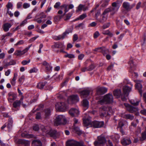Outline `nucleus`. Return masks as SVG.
Wrapping results in <instances>:
<instances>
[{
  "label": "nucleus",
  "instance_id": "f257e3e1",
  "mask_svg": "<svg viewBox=\"0 0 146 146\" xmlns=\"http://www.w3.org/2000/svg\"><path fill=\"white\" fill-rule=\"evenodd\" d=\"M41 129L42 131L45 132L46 134H49L51 137L54 138L57 137L56 131L55 130H52L49 127H44L42 126Z\"/></svg>",
  "mask_w": 146,
  "mask_h": 146
},
{
  "label": "nucleus",
  "instance_id": "f03ea898",
  "mask_svg": "<svg viewBox=\"0 0 146 146\" xmlns=\"http://www.w3.org/2000/svg\"><path fill=\"white\" fill-rule=\"evenodd\" d=\"M113 101V96L111 94H108L104 96L102 99L98 102V104H102L103 103L110 104Z\"/></svg>",
  "mask_w": 146,
  "mask_h": 146
},
{
  "label": "nucleus",
  "instance_id": "7ed1b4c3",
  "mask_svg": "<svg viewBox=\"0 0 146 146\" xmlns=\"http://www.w3.org/2000/svg\"><path fill=\"white\" fill-rule=\"evenodd\" d=\"M67 121L65 117L62 115L57 116L54 120V123L56 125H64Z\"/></svg>",
  "mask_w": 146,
  "mask_h": 146
},
{
  "label": "nucleus",
  "instance_id": "20e7f679",
  "mask_svg": "<svg viewBox=\"0 0 146 146\" xmlns=\"http://www.w3.org/2000/svg\"><path fill=\"white\" fill-rule=\"evenodd\" d=\"M56 110L59 111H64L67 109V106L64 102H58L55 105Z\"/></svg>",
  "mask_w": 146,
  "mask_h": 146
},
{
  "label": "nucleus",
  "instance_id": "39448f33",
  "mask_svg": "<svg viewBox=\"0 0 146 146\" xmlns=\"http://www.w3.org/2000/svg\"><path fill=\"white\" fill-rule=\"evenodd\" d=\"M98 140L94 142L95 146H102V145L106 143V140L104 137L99 136L98 137Z\"/></svg>",
  "mask_w": 146,
  "mask_h": 146
},
{
  "label": "nucleus",
  "instance_id": "423d86ee",
  "mask_svg": "<svg viewBox=\"0 0 146 146\" xmlns=\"http://www.w3.org/2000/svg\"><path fill=\"white\" fill-rule=\"evenodd\" d=\"M67 146H86L83 145L79 142L73 140H69L67 141L66 143Z\"/></svg>",
  "mask_w": 146,
  "mask_h": 146
},
{
  "label": "nucleus",
  "instance_id": "0eeeda50",
  "mask_svg": "<svg viewBox=\"0 0 146 146\" xmlns=\"http://www.w3.org/2000/svg\"><path fill=\"white\" fill-rule=\"evenodd\" d=\"M72 29L71 28H69L66 30L62 35L57 36L56 38V40H59L61 39H64L67 35L68 34L70 33H71Z\"/></svg>",
  "mask_w": 146,
  "mask_h": 146
},
{
  "label": "nucleus",
  "instance_id": "6e6552de",
  "mask_svg": "<svg viewBox=\"0 0 146 146\" xmlns=\"http://www.w3.org/2000/svg\"><path fill=\"white\" fill-rule=\"evenodd\" d=\"M31 46V45L26 48L22 51L17 50L15 51L14 54L17 56H21L27 52Z\"/></svg>",
  "mask_w": 146,
  "mask_h": 146
},
{
  "label": "nucleus",
  "instance_id": "1a4fd4ad",
  "mask_svg": "<svg viewBox=\"0 0 146 146\" xmlns=\"http://www.w3.org/2000/svg\"><path fill=\"white\" fill-rule=\"evenodd\" d=\"M108 90L107 88L105 87H98L97 88L96 94L99 95L103 94L107 92Z\"/></svg>",
  "mask_w": 146,
  "mask_h": 146
},
{
  "label": "nucleus",
  "instance_id": "9d476101",
  "mask_svg": "<svg viewBox=\"0 0 146 146\" xmlns=\"http://www.w3.org/2000/svg\"><path fill=\"white\" fill-rule=\"evenodd\" d=\"M129 84L131 85V87L125 86H124L123 88V91L124 94L126 96H128L129 93L131 91V88L133 86V85L131 84V83H130Z\"/></svg>",
  "mask_w": 146,
  "mask_h": 146
},
{
  "label": "nucleus",
  "instance_id": "9b49d317",
  "mask_svg": "<svg viewBox=\"0 0 146 146\" xmlns=\"http://www.w3.org/2000/svg\"><path fill=\"white\" fill-rule=\"evenodd\" d=\"M91 124L94 127L99 128L102 127L103 126L104 122L103 121H95L92 122Z\"/></svg>",
  "mask_w": 146,
  "mask_h": 146
},
{
  "label": "nucleus",
  "instance_id": "f8f14e48",
  "mask_svg": "<svg viewBox=\"0 0 146 146\" xmlns=\"http://www.w3.org/2000/svg\"><path fill=\"white\" fill-rule=\"evenodd\" d=\"M124 105L126 108L127 110L130 113H133L137 110V108L131 106L128 104H124Z\"/></svg>",
  "mask_w": 146,
  "mask_h": 146
},
{
  "label": "nucleus",
  "instance_id": "ddd939ff",
  "mask_svg": "<svg viewBox=\"0 0 146 146\" xmlns=\"http://www.w3.org/2000/svg\"><path fill=\"white\" fill-rule=\"evenodd\" d=\"M70 115L73 116H77L79 114V111L77 109L72 108L69 111Z\"/></svg>",
  "mask_w": 146,
  "mask_h": 146
},
{
  "label": "nucleus",
  "instance_id": "4468645a",
  "mask_svg": "<svg viewBox=\"0 0 146 146\" xmlns=\"http://www.w3.org/2000/svg\"><path fill=\"white\" fill-rule=\"evenodd\" d=\"M24 97L22 96L21 98L19 100H16L15 101L13 104V106L14 108H16L17 107L20 106L21 104L23 103V100Z\"/></svg>",
  "mask_w": 146,
  "mask_h": 146
},
{
  "label": "nucleus",
  "instance_id": "2eb2a0df",
  "mask_svg": "<svg viewBox=\"0 0 146 146\" xmlns=\"http://www.w3.org/2000/svg\"><path fill=\"white\" fill-rule=\"evenodd\" d=\"M121 142L123 145L126 146L131 143V142L129 139L125 138L121 140Z\"/></svg>",
  "mask_w": 146,
  "mask_h": 146
},
{
  "label": "nucleus",
  "instance_id": "dca6fc26",
  "mask_svg": "<svg viewBox=\"0 0 146 146\" xmlns=\"http://www.w3.org/2000/svg\"><path fill=\"white\" fill-rule=\"evenodd\" d=\"M8 96H9L8 100L9 102H12V99L11 97H13V100H15L17 97L16 95L11 92L9 93L8 94Z\"/></svg>",
  "mask_w": 146,
  "mask_h": 146
},
{
  "label": "nucleus",
  "instance_id": "f3484780",
  "mask_svg": "<svg viewBox=\"0 0 146 146\" xmlns=\"http://www.w3.org/2000/svg\"><path fill=\"white\" fill-rule=\"evenodd\" d=\"M90 91L89 90H84L81 91L80 94L82 97H86L88 96L90 94Z\"/></svg>",
  "mask_w": 146,
  "mask_h": 146
},
{
  "label": "nucleus",
  "instance_id": "a211bd4d",
  "mask_svg": "<svg viewBox=\"0 0 146 146\" xmlns=\"http://www.w3.org/2000/svg\"><path fill=\"white\" fill-rule=\"evenodd\" d=\"M135 87L139 91V92L141 95L142 93V85L140 83L139 81H137L135 85Z\"/></svg>",
  "mask_w": 146,
  "mask_h": 146
},
{
  "label": "nucleus",
  "instance_id": "6ab92c4d",
  "mask_svg": "<svg viewBox=\"0 0 146 146\" xmlns=\"http://www.w3.org/2000/svg\"><path fill=\"white\" fill-rule=\"evenodd\" d=\"M44 118L46 119H48L49 118V117L51 114V111L50 110L49 108L45 109L44 111Z\"/></svg>",
  "mask_w": 146,
  "mask_h": 146
},
{
  "label": "nucleus",
  "instance_id": "aec40b11",
  "mask_svg": "<svg viewBox=\"0 0 146 146\" xmlns=\"http://www.w3.org/2000/svg\"><path fill=\"white\" fill-rule=\"evenodd\" d=\"M18 142L19 144H24L25 146H28L30 144V142L29 141L24 139H19Z\"/></svg>",
  "mask_w": 146,
  "mask_h": 146
},
{
  "label": "nucleus",
  "instance_id": "412c9836",
  "mask_svg": "<svg viewBox=\"0 0 146 146\" xmlns=\"http://www.w3.org/2000/svg\"><path fill=\"white\" fill-rule=\"evenodd\" d=\"M70 99L72 102H76L79 100L78 97L77 95H73L70 96Z\"/></svg>",
  "mask_w": 146,
  "mask_h": 146
},
{
  "label": "nucleus",
  "instance_id": "4be33fe9",
  "mask_svg": "<svg viewBox=\"0 0 146 146\" xmlns=\"http://www.w3.org/2000/svg\"><path fill=\"white\" fill-rule=\"evenodd\" d=\"M11 26V24L8 23H5L3 25V29L5 31L7 32Z\"/></svg>",
  "mask_w": 146,
  "mask_h": 146
},
{
  "label": "nucleus",
  "instance_id": "5701e85b",
  "mask_svg": "<svg viewBox=\"0 0 146 146\" xmlns=\"http://www.w3.org/2000/svg\"><path fill=\"white\" fill-rule=\"evenodd\" d=\"M43 65L45 66L46 70L48 71H50L52 68L50 65L46 61H44L42 63Z\"/></svg>",
  "mask_w": 146,
  "mask_h": 146
},
{
  "label": "nucleus",
  "instance_id": "b1692460",
  "mask_svg": "<svg viewBox=\"0 0 146 146\" xmlns=\"http://www.w3.org/2000/svg\"><path fill=\"white\" fill-rule=\"evenodd\" d=\"M63 44L61 43H55L52 46V48H61L63 47Z\"/></svg>",
  "mask_w": 146,
  "mask_h": 146
},
{
  "label": "nucleus",
  "instance_id": "393cba45",
  "mask_svg": "<svg viewBox=\"0 0 146 146\" xmlns=\"http://www.w3.org/2000/svg\"><path fill=\"white\" fill-rule=\"evenodd\" d=\"M89 102L88 101L86 100H84L82 102V106L86 109L88 108L89 107Z\"/></svg>",
  "mask_w": 146,
  "mask_h": 146
},
{
  "label": "nucleus",
  "instance_id": "a878e982",
  "mask_svg": "<svg viewBox=\"0 0 146 146\" xmlns=\"http://www.w3.org/2000/svg\"><path fill=\"white\" fill-rule=\"evenodd\" d=\"M121 91L120 90H114L113 92L114 96L117 98L120 97L121 95Z\"/></svg>",
  "mask_w": 146,
  "mask_h": 146
},
{
  "label": "nucleus",
  "instance_id": "bb28decb",
  "mask_svg": "<svg viewBox=\"0 0 146 146\" xmlns=\"http://www.w3.org/2000/svg\"><path fill=\"white\" fill-rule=\"evenodd\" d=\"M32 144L35 146H42V143L39 140H35L33 141L32 143Z\"/></svg>",
  "mask_w": 146,
  "mask_h": 146
},
{
  "label": "nucleus",
  "instance_id": "cd10ccee",
  "mask_svg": "<svg viewBox=\"0 0 146 146\" xmlns=\"http://www.w3.org/2000/svg\"><path fill=\"white\" fill-rule=\"evenodd\" d=\"M108 110H109L110 112H111V110H112V108L111 107H110L107 108L106 107L104 106H102L100 108L101 112H103V111H108Z\"/></svg>",
  "mask_w": 146,
  "mask_h": 146
},
{
  "label": "nucleus",
  "instance_id": "c85d7f7f",
  "mask_svg": "<svg viewBox=\"0 0 146 146\" xmlns=\"http://www.w3.org/2000/svg\"><path fill=\"white\" fill-rule=\"evenodd\" d=\"M99 48L101 49V52H102L104 55L109 52V50L108 49H106L104 47H100Z\"/></svg>",
  "mask_w": 146,
  "mask_h": 146
},
{
  "label": "nucleus",
  "instance_id": "c756f323",
  "mask_svg": "<svg viewBox=\"0 0 146 146\" xmlns=\"http://www.w3.org/2000/svg\"><path fill=\"white\" fill-rule=\"evenodd\" d=\"M111 11V14L113 15L115 14L118 10L119 7H110Z\"/></svg>",
  "mask_w": 146,
  "mask_h": 146
},
{
  "label": "nucleus",
  "instance_id": "7c9ffc66",
  "mask_svg": "<svg viewBox=\"0 0 146 146\" xmlns=\"http://www.w3.org/2000/svg\"><path fill=\"white\" fill-rule=\"evenodd\" d=\"M17 74L15 73L14 74V77L13 79L11 81V83L12 86H14L15 84V80L17 79Z\"/></svg>",
  "mask_w": 146,
  "mask_h": 146
},
{
  "label": "nucleus",
  "instance_id": "2f4dec72",
  "mask_svg": "<svg viewBox=\"0 0 146 146\" xmlns=\"http://www.w3.org/2000/svg\"><path fill=\"white\" fill-rule=\"evenodd\" d=\"M46 83V82H40L37 85V87L38 88L41 89H42L44 87Z\"/></svg>",
  "mask_w": 146,
  "mask_h": 146
},
{
  "label": "nucleus",
  "instance_id": "473e14b6",
  "mask_svg": "<svg viewBox=\"0 0 146 146\" xmlns=\"http://www.w3.org/2000/svg\"><path fill=\"white\" fill-rule=\"evenodd\" d=\"M124 118L126 119H128L130 120H132L134 118V116L131 114H125L123 116Z\"/></svg>",
  "mask_w": 146,
  "mask_h": 146
},
{
  "label": "nucleus",
  "instance_id": "72a5a7b5",
  "mask_svg": "<svg viewBox=\"0 0 146 146\" xmlns=\"http://www.w3.org/2000/svg\"><path fill=\"white\" fill-rule=\"evenodd\" d=\"M91 121L89 119H84L83 120V123L85 126H88L90 125L91 123Z\"/></svg>",
  "mask_w": 146,
  "mask_h": 146
},
{
  "label": "nucleus",
  "instance_id": "f704fd0d",
  "mask_svg": "<svg viewBox=\"0 0 146 146\" xmlns=\"http://www.w3.org/2000/svg\"><path fill=\"white\" fill-rule=\"evenodd\" d=\"M13 121L11 119H9L7 124V128L9 129H11L12 126Z\"/></svg>",
  "mask_w": 146,
  "mask_h": 146
},
{
  "label": "nucleus",
  "instance_id": "c9c22d12",
  "mask_svg": "<svg viewBox=\"0 0 146 146\" xmlns=\"http://www.w3.org/2000/svg\"><path fill=\"white\" fill-rule=\"evenodd\" d=\"M102 33L104 35H108L111 37H112L113 36L112 33H111L109 30L104 31L102 32Z\"/></svg>",
  "mask_w": 146,
  "mask_h": 146
},
{
  "label": "nucleus",
  "instance_id": "e433bc0d",
  "mask_svg": "<svg viewBox=\"0 0 146 146\" xmlns=\"http://www.w3.org/2000/svg\"><path fill=\"white\" fill-rule=\"evenodd\" d=\"M36 16L39 17L40 19H41L43 18H45L46 17V15L43 12H42L40 13V14H38Z\"/></svg>",
  "mask_w": 146,
  "mask_h": 146
},
{
  "label": "nucleus",
  "instance_id": "4c0bfd02",
  "mask_svg": "<svg viewBox=\"0 0 146 146\" xmlns=\"http://www.w3.org/2000/svg\"><path fill=\"white\" fill-rule=\"evenodd\" d=\"M74 130L76 133L79 135H81L82 133V132L80 130V129L78 127H74Z\"/></svg>",
  "mask_w": 146,
  "mask_h": 146
},
{
  "label": "nucleus",
  "instance_id": "58836bf2",
  "mask_svg": "<svg viewBox=\"0 0 146 146\" xmlns=\"http://www.w3.org/2000/svg\"><path fill=\"white\" fill-rule=\"evenodd\" d=\"M122 5L123 7L127 10H128L129 9V4L127 2H124Z\"/></svg>",
  "mask_w": 146,
  "mask_h": 146
},
{
  "label": "nucleus",
  "instance_id": "ea45409f",
  "mask_svg": "<svg viewBox=\"0 0 146 146\" xmlns=\"http://www.w3.org/2000/svg\"><path fill=\"white\" fill-rule=\"evenodd\" d=\"M63 17V16L58 15L54 17V20L55 22H58L60 21V19Z\"/></svg>",
  "mask_w": 146,
  "mask_h": 146
},
{
  "label": "nucleus",
  "instance_id": "a19ab883",
  "mask_svg": "<svg viewBox=\"0 0 146 146\" xmlns=\"http://www.w3.org/2000/svg\"><path fill=\"white\" fill-rule=\"evenodd\" d=\"M146 139V132L145 131L144 132L142 133L141 135V137L140 138V139L141 141H143Z\"/></svg>",
  "mask_w": 146,
  "mask_h": 146
},
{
  "label": "nucleus",
  "instance_id": "79ce46f5",
  "mask_svg": "<svg viewBox=\"0 0 146 146\" xmlns=\"http://www.w3.org/2000/svg\"><path fill=\"white\" fill-rule=\"evenodd\" d=\"M129 64L130 65V67L132 70H133L135 68V65L134 64L133 61L132 60H130L129 62Z\"/></svg>",
  "mask_w": 146,
  "mask_h": 146
},
{
  "label": "nucleus",
  "instance_id": "37998d69",
  "mask_svg": "<svg viewBox=\"0 0 146 146\" xmlns=\"http://www.w3.org/2000/svg\"><path fill=\"white\" fill-rule=\"evenodd\" d=\"M72 16V14L70 13H68L64 17V19L65 21H67L69 20Z\"/></svg>",
  "mask_w": 146,
  "mask_h": 146
},
{
  "label": "nucleus",
  "instance_id": "c03bdc74",
  "mask_svg": "<svg viewBox=\"0 0 146 146\" xmlns=\"http://www.w3.org/2000/svg\"><path fill=\"white\" fill-rule=\"evenodd\" d=\"M7 8V10H9V9H13V4L10 2H9L6 5Z\"/></svg>",
  "mask_w": 146,
  "mask_h": 146
},
{
  "label": "nucleus",
  "instance_id": "a18cd8bd",
  "mask_svg": "<svg viewBox=\"0 0 146 146\" xmlns=\"http://www.w3.org/2000/svg\"><path fill=\"white\" fill-rule=\"evenodd\" d=\"M108 114V111H106L103 112H101L100 115L101 117L106 116Z\"/></svg>",
  "mask_w": 146,
  "mask_h": 146
},
{
  "label": "nucleus",
  "instance_id": "49530a36",
  "mask_svg": "<svg viewBox=\"0 0 146 146\" xmlns=\"http://www.w3.org/2000/svg\"><path fill=\"white\" fill-rule=\"evenodd\" d=\"M61 7H63L64 8V11L65 12V13H66L68 11L69 9L68 8V5H67L64 4L62 5Z\"/></svg>",
  "mask_w": 146,
  "mask_h": 146
},
{
  "label": "nucleus",
  "instance_id": "de8ad7c7",
  "mask_svg": "<svg viewBox=\"0 0 146 146\" xmlns=\"http://www.w3.org/2000/svg\"><path fill=\"white\" fill-rule=\"evenodd\" d=\"M64 57L66 58H73L75 57V56L74 55L72 54H67L66 55L64 56Z\"/></svg>",
  "mask_w": 146,
  "mask_h": 146
},
{
  "label": "nucleus",
  "instance_id": "09e8293b",
  "mask_svg": "<svg viewBox=\"0 0 146 146\" xmlns=\"http://www.w3.org/2000/svg\"><path fill=\"white\" fill-rule=\"evenodd\" d=\"M107 17L104 16L102 17V19H100L99 20V21L101 23H103L107 20Z\"/></svg>",
  "mask_w": 146,
  "mask_h": 146
},
{
  "label": "nucleus",
  "instance_id": "8fccbe9b",
  "mask_svg": "<svg viewBox=\"0 0 146 146\" xmlns=\"http://www.w3.org/2000/svg\"><path fill=\"white\" fill-rule=\"evenodd\" d=\"M110 12H111V11L110 8H110H108L106 9H105V10H104V12H103V15H105L106 13H107Z\"/></svg>",
  "mask_w": 146,
  "mask_h": 146
},
{
  "label": "nucleus",
  "instance_id": "3c124183",
  "mask_svg": "<svg viewBox=\"0 0 146 146\" xmlns=\"http://www.w3.org/2000/svg\"><path fill=\"white\" fill-rule=\"evenodd\" d=\"M24 79V76H22L19 80V83L20 84H22Z\"/></svg>",
  "mask_w": 146,
  "mask_h": 146
},
{
  "label": "nucleus",
  "instance_id": "603ef678",
  "mask_svg": "<svg viewBox=\"0 0 146 146\" xmlns=\"http://www.w3.org/2000/svg\"><path fill=\"white\" fill-rule=\"evenodd\" d=\"M30 62V60L29 59L28 61L26 60H24L21 62L22 64L23 65H25L28 63H29Z\"/></svg>",
  "mask_w": 146,
  "mask_h": 146
},
{
  "label": "nucleus",
  "instance_id": "864d4df0",
  "mask_svg": "<svg viewBox=\"0 0 146 146\" xmlns=\"http://www.w3.org/2000/svg\"><path fill=\"white\" fill-rule=\"evenodd\" d=\"M87 17V15L86 13H84L79 16V18L80 20H83Z\"/></svg>",
  "mask_w": 146,
  "mask_h": 146
},
{
  "label": "nucleus",
  "instance_id": "5fc2aeb1",
  "mask_svg": "<svg viewBox=\"0 0 146 146\" xmlns=\"http://www.w3.org/2000/svg\"><path fill=\"white\" fill-rule=\"evenodd\" d=\"M94 66L93 64H91L88 67V71H90L93 70L94 68Z\"/></svg>",
  "mask_w": 146,
  "mask_h": 146
},
{
  "label": "nucleus",
  "instance_id": "6e6d98bb",
  "mask_svg": "<svg viewBox=\"0 0 146 146\" xmlns=\"http://www.w3.org/2000/svg\"><path fill=\"white\" fill-rule=\"evenodd\" d=\"M30 5L28 3H25L23 5V8L24 9H26L30 7Z\"/></svg>",
  "mask_w": 146,
  "mask_h": 146
},
{
  "label": "nucleus",
  "instance_id": "4d7b16f0",
  "mask_svg": "<svg viewBox=\"0 0 146 146\" xmlns=\"http://www.w3.org/2000/svg\"><path fill=\"white\" fill-rule=\"evenodd\" d=\"M78 36L77 35L74 34L73 35V40L74 42L76 41V40H78Z\"/></svg>",
  "mask_w": 146,
  "mask_h": 146
},
{
  "label": "nucleus",
  "instance_id": "13d9d810",
  "mask_svg": "<svg viewBox=\"0 0 146 146\" xmlns=\"http://www.w3.org/2000/svg\"><path fill=\"white\" fill-rule=\"evenodd\" d=\"M37 71V70L35 68H34L29 70V72L30 73H31L33 72H36Z\"/></svg>",
  "mask_w": 146,
  "mask_h": 146
},
{
  "label": "nucleus",
  "instance_id": "bf43d9fd",
  "mask_svg": "<svg viewBox=\"0 0 146 146\" xmlns=\"http://www.w3.org/2000/svg\"><path fill=\"white\" fill-rule=\"evenodd\" d=\"M110 25V23H108L104 24L103 26V29H105L106 28L109 27Z\"/></svg>",
  "mask_w": 146,
  "mask_h": 146
},
{
  "label": "nucleus",
  "instance_id": "052dcab7",
  "mask_svg": "<svg viewBox=\"0 0 146 146\" xmlns=\"http://www.w3.org/2000/svg\"><path fill=\"white\" fill-rule=\"evenodd\" d=\"M33 127V130L35 131H38L39 129V127L37 125H35Z\"/></svg>",
  "mask_w": 146,
  "mask_h": 146
},
{
  "label": "nucleus",
  "instance_id": "680f3d73",
  "mask_svg": "<svg viewBox=\"0 0 146 146\" xmlns=\"http://www.w3.org/2000/svg\"><path fill=\"white\" fill-rule=\"evenodd\" d=\"M100 35L98 31H96L94 35V38H96Z\"/></svg>",
  "mask_w": 146,
  "mask_h": 146
},
{
  "label": "nucleus",
  "instance_id": "e2e57ef3",
  "mask_svg": "<svg viewBox=\"0 0 146 146\" xmlns=\"http://www.w3.org/2000/svg\"><path fill=\"white\" fill-rule=\"evenodd\" d=\"M81 71L82 72H84L86 71H89L88 67H84L81 68Z\"/></svg>",
  "mask_w": 146,
  "mask_h": 146
},
{
  "label": "nucleus",
  "instance_id": "0e129e2a",
  "mask_svg": "<svg viewBox=\"0 0 146 146\" xmlns=\"http://www.w3.org/2000/svg\"><path fill=\"white\" fill-rule=\"evenodd\" d=\"M9 62L10 65H14L16 64V62L14 60H11Z\"/></svg>",
  "mask_w": 146,
  "mask_h": 146
},
{
  "label": "nucleus",
  "instance_id": "69168bd1",
  "mask_svg": "<svg viewBox=\"0 0 146 146\" xmlns=\"http://www.w3.org/2000/svg\"><path fill=\"white\" fill-rule=\"evenodd\" d=\"M41 114L40 112L38 113L36 115V118L37 119H40L41 118Z\"/></svg>",
  "mask_w": 146,
  "mask_h": 146
},
{
  "label": "nucleus",
  "instance_id": "338daca9",
  "mask_svg": "<svg viewBox=\"0 0 146 146\" xmlns=\"http://www.w3.org/2000/svg\"><path fill=\"white\" fill-rule=\"evenodd\" d=\"M24 43V41L23 40H20L18 41L17 43L15 44V45H19L20 44H23Z\"/></svg>",
  "mask_w": 146,
  "mask_h": 146
},
{
  "label": "nucleus",
  "instance_id": "774afa93",
  "mask_svg": "<svg viewBox=\"0 0 146 146\" xmlns=\"http://www.w3.org/2000/svg\"><path fill=\"white\" fill-rule=\"evenodd\" d=\"M84 6L83 5L80 4L78 7V9L79 11H81L84 8Z\"/></svg>",
  "mask_w": 146,
  "mask_h": 146
}]
</instances>
